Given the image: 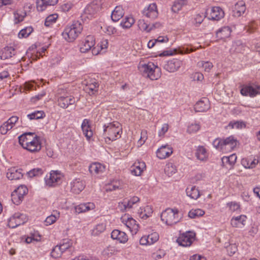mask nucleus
<instances>
[{
	"mask_svg": "<svg viewBox=\"0 0 260 260\" xmlns=\"http://www.w3.org/2000/svg\"><path fill=\"white\" fill-rule=\"evenodd\" d=\"M18 139L22 147L31 153L38 152L42 148L41 138L35 133L26 132Z\"/></svg>",
	"mask_w": 260,
	"mask_h": 260,
	"instance_id": "nucleus-1",
	"label": "nucleus"
},
{
	"mask_svg": "<svg viewBox=\"0 0 260 260\" xmlns=\"http://www.w3.org/2000/svg\"><path fill=\"white\" fill-rule=\"evenodd\" d=\"M237 140L233 136L223 139H216L213 143L215 147L224 153L232 151L237 146Z\"/></svg>",
	"mask_w": 260,
	"mask_h": 260,
	"instance_id": "nucleus-2",
	"label": "nucleus"
},
{
	"mask_svg": "<svg viewBox=\"0 0 260 260\" xmlns=\"http://www.w3.org/2000/svg\"><path fill=\"white\" fill-rule=\"evenodd\" d=\"M83 26L79 21L74 22L72 25L67 26L62 36L69 42H73L81 32Z\"/></svg>",
	"mask_w": 260,
	"mask_h": 260,
	"instance_id": "nucleus-3",
	"label": "nucleus"
},
{
	"mask_svg": "<svg viewBox=\"0 0 260 260\" xmlns=\"http://www.w3.org/2000/svg\"><path fill=\"white\" fill-rule=\"evenodd\" d=\"M138 68L143 76L149 78L152 80H157L160 76L159 73H156V70L158 72L159 71V68L152 62L140 64Z\"/></svg>",
	"mask_w": 260,
	"mask_h": 260,
	"instance_id": "nucleus-4",
	"label": "nucleus"
},
{
	"mask_svg": "<svg viewBox=\"0 0 260 260\" xmlns=\"http://www.w3.org/2000/svg\"><path fill=\"white\" fill-rule=\"evenodd\" d=\"M177 209L168 208L162 212L161 219L166 224L172 225L179 222L180 218Z\"/></svg>",
	"mask_w": 260,
	"mask_h": 260,
	"instance_id": "nucleus-5",
	"label": "nucleus"
},
{
	"mask_svg": "<svg viewBox=\"0 0 260 260\" xmlns=\"http://www.w3.org/2000/svg\"><path fill=\"white\" fill-rule=\"evenodd\" d=\"M58 105L63 109H66L69 105H73L75 103V99L72 95H68L66 89L59 88L58 89Z\"/></svg>",
	"mask_w": 260,
	"mask_h": 260,
	"instance_id": "nucleus-6",
	"label": "nucleus"
},
{
	"mask_svg": "<svg viewBox=\"0 0 260 260\" xmlns=\"http://www.w3.org/2000/svg\"><path fill=\"white\" fill-rule=\"evenodd\" d=\"M95 45V39L92 36H88L80 45V50L82 53H86L91 50L93 54L97 55L99 53L98 49L94 47Z\"/></svg>",
	"mask_w": 260,
	"mask_h": 260,
	"instance_id": "nucleus-7",
	"label": "nucleus"
},
{
	"mask_svg": "<svg viewBox=\"0 0 260 260\" xmlns=\"http://www.w3.org/2000/svg\"><path fill=\"white\" fill-rule=\"evenodd\" d=\"M196 234L192 232H186L181 234L176 240V242L183 247L190 246L195 239Z\"/></svg>",
	"mask_w": 260,
	"mask_h": 260,
	"instance_id": "nucleus-8",
	"label": "nucleus"
},
{
	"mask_svg": "<svg viewBox=\"0 0 260 260\" xmlns=\"http://www.w3.org/2000/svg\"><path fill=\"white\" fill-rule=\"evenodd\" d=\"M63 177L60 172L52 171L49 177L46 176L45 178V183L49 186H55L61 183Z\"/></svg>",
	"mask_w": 260,
	"mask_h": 260,
	"instance_id": "nucleus-9",
	"label": "nucleus"
},
{
	"mask_svg": "<svg viewBox=\"0 0 260 260\" xmlns=\"http://www.w3.org/2000/svg\"><path fill=\"white\" fill-rule=\"evenodd\" d=\"M224 16V11L219 7H213L207 9L205 15V17H208L209 19L213 20H219Z\"/></svg>",
	"mask_w": 260,
	"mask_h": 260,
	"instance_id": "nucleus-10",
	"label": "nucleus"
},
{
	"mask_svg": "<svg viewBox=\"0 0 260 260\" xmlns=\"http://www.w3.org/2000/svg\"><path fill=\"white\" fill-rule=\"evenodd\" d=\"M27 220L25 214L19 212L15 213L9 218L8 225L11 228H15L21 224H24Z\"/></svg>",
	"mask_w": 260,
	"mask_h": 260,
	"instance_id": "nucleus-11",
	"label": "nucleus"
},
{
	"mask_svg": "<svg viewBox=\"0 0 260 260\" xmlns=\"http://www.w3.org/2000/svg\"><path fill=\"white\" fill-rule=\"evenodd\" d=\"M240 93L244 96H254L260 94V85L254 83L244 85L240 90Z\"/></svg>",
	"mask_w": 260,
	"mask_h": 260,
	"instance_id": "nucleus-12",
	"label": "nucleus"
},
{
	"mask_svg": "<svg viewBox=\"0 0 260 260\" xmlns=\"http://www.w3.org/2000/svg\"><path fill=\"white\" fill-rule=\"evenodd\" d=\"M121 220L133 234H136L138 232L139 226L134 219L125 215L122 217Z\"/></svg>",
	"mask_w": 260,
	"mask_h": 260,
	"instance_id": "nucleus-13",
	"label": "nucleus"
},
{
	"mask_svg": "<svg viewBox=\"0 0 260 260\" xmlns=\"http://www.w3.org/2000/svg\"><path fill=\"white\" fill-rule=\"evenodd\" d=\"M210 108L209 101L206 98L197 102L194 107V110L197 112H206Z\"/></svg>",
	"mask_w": 260,
	"mask_h": 260,
	"instance_id": "nucleus-14",
	"label": "nucleus"
},
{
	"mask_svg": "<svg viewBox=\"0 0 260 260\" xmlns=\"http://www.w3.org/2000/svg\"><path fill=\"white\" fill-rule=\"evenodd\" d=\"M143 14L151 19L156 18L158 16L156 5L155 3L150 4L147 8L143 10Z\"/></svg>",
	"mask_w": 260,
	"mask_h": 260,
	"instance_id": "nucleus-15",
	"label": "nucleus"
},
{
	"mask_svg": "<svg viewBox=\"0 0 260 260\" xmlns=\"http://www.w3.org/2000/svg\"><path fill=\"white\" fill-rule=\"evenodd\" d=\"M181 65V61L177 59H173L168 61L164 65V69L169 72H174L178 70Z\"/></svg>",
	"mask_w": 260,
	"mask_h": 260,
	"instance_id": "nucleus-16",
	"label": "nucleus"
},
{
	"mask_svg": "<svg viewBox=\"0 0 260 260\" xmlns=\"http://www.w3.org/2000/svg\"><path fill=\"white\" fill-rule=\"evenodd\" d=\"M246 219L247 217L244 215L233 217L231 220V224L234 228H242L245 225Z\"/></svg>",
	"mask_w": 260,
	"mask_h": 260,
	"instance_id": "nucleus-17",
	"label": "nucleus"
},
{
	"mask_svg": "<svg viewBox=\"0 0 260 260\" xmlns=\"http://www.w3.org/2000/svg\"><path fill=\"white\" fill-rule=\"evenodd\" d=\"M111 238L117 240L121 243H125L128 241V236L125 233L118 230H114L111 233Z\"/></svg>",
	"mask_w": 260,
	"mask_h": 260,
	"instance_id": "nucleus-18",
	"label": "nucleus"
},
{
	"mask_svg": "<svg viewBox=\"0 0 260 260\" xmlns=\"http://www.w3.org/2000/svg\"><path fill=\"white\" fill-rule=\"evenodd\" d=\"M145 168L146 165L144 162L138 161L131 167V171L135 176H140Z\"/></svg>",
	"mask_w": 260,
	"mask_h": 260,
	"instance_id": "nucleus-19",
	"label": "nucleus"
},
{
	"mask_svg": "<svg viewBox=\"0 0 260 260\" xmlns=\"http://www.w3.org/2000/svg\"><path fill=\"white\" fill-rule=\"evenodd\" d=\"M71 190L73 192L78 194L82 190H83L85 187L84 182L80 180L79 179H75L71 183Z\"/></svg>",
	"mask_w": 260,
	"mask_h": 260,
	"instance_id": "nucleus-20",
	"label": "nucleus"
},
{
	"mask_svg": "<svg viewBox=\"0 0 260 260\" xmlns=\"http://www.w3.org/2000/svg\"><path fill=\"white\" fill-rule=\"evenodd\" d=\"M173 153L172 148L168 145L162 146L157 152V156L160 159H165L169 157Z\"/></svg>",
	"mask_w": 260,
	"mask_h": 260,
	"instance_id": "nucleus-21",
	"label": "nucleus"
},
{
	"mask_svg": "<svg viewBox=\"0 0 260 260\" xmlns=\"http://www.w3.org/2000/svg\"><path fill=\"white\" fill-rule=\"evenodd\" d=\"M23 177V174L20 169L16 168L9 169L7 173V177L11 180H18Z\"/></svg>",
	"mask_w": 260,
	"mask_h": 260,
	"instance_id": "nucleus-22",
	"label": "nucleus"
},
{
	"mask_svg": "<svg viewBox=\"0 0 260 260\" xmlns=\"http://www.w3.org/2000/svg\"><path fill=\"white\" fill-rule=\"evenodd\" d=\"M16 54V50L13 47L7 46L3 48L0 52V57L5 60L12 57Z\"/></svg>",
	"mask_w": 260,
	"mask_h": 260,
	"instance_id": "nucleus-23",
	"label": "nucleus"
},
{
	"mask_svg": "<svg viewBox=\"0 0 260 260\" xmlns=\"http://www.w3.org/2000/svg\"><path fill=\"white\" fill-rule=\"evenodd\" d=\"M99 84L95 79H90L86 83L85 90L89 94H94L98 90Z\"/></svg>",
	"mask_w": 260,
	"mask_h": 260,
	"instance_id": "nucleus-24",
	"label": "nucleus"
},
{
	"mask_svg": "<svg viewBox=\"0 0 260 260\" xmlns=\"http://www.w3.org/2000/svg\"><path fill=\"white\" fill-rule=\"evenodd\" d=\"M105 170V166L99 162L92 163L89 167V171L92 175H97L102 173Z\"/></svg>",
	"mask_w": 260,
	"mask_h": 260,
	"instance_id": "nucleus-25",
	"label": "nucleus"
},
{
	"mask_svg": "<svg viewBox=\"0 0 260 260\" xmlns=\"http://www.w3.org/2000/svg\"><path fill=\"white\" fill-rule=\"evenodd\" d=\"M18 120V117L17 116H13L11 117L1 126L0 130H11L14 127Z\"/></svg>",
	"mask_w": 260,
	"mask_h": 260,
	"instance_id": "nucleus-26",
	"label": "nucleus"
},
{
	"mask_svg": "<svg viewBox=\"0 0 260 260\" xmlns=\"http://www.w3.org/2000/svg\"><path fill=\"white\" fill-rule=\"evenodd\" d=\"M232 30L229 26H224L219 29L216 32V37L218 39H225L230 37Z\"/></svg>",
	"mask_w": 260,
	"mask_h": 260,
	"instance_id": "nucleus-27",
	"label": "nucleus"
},
{
	"mask_svg": "<svg viewBox=\"0 0 260 260\" xmlns=\"http://www.w3.org/2000/svg\"><path fill=\"white\" fill-rule=\"evenodd\" d=\"M94 207L95 206L92 203L80 204L75 207V211L78 213H81L92 210Z\"/></svg>",
	"mask_w": 260,
	"mask_h": 260,
	"instance_id": "nucleus-28",
	"label": "nucleus"
},
{
	"mask_svg": "<svg viewBox=\"0 0 260 260\" xmlns=\"http://www.w3.org/2000/svg\"><path fill=\"white\" fill-rule=\"evenodd\" d=\"M246 11L245 3L243 1L238 2L234 7V14L236 16L239 17L243 14Z\"/></svg>",
	"mask_w": 260,
	"mask_h": 260,
	"instance_id": "nucleus-29",
	"label": "nucleus"
},
{
	"mask_svg": "<svg viewBox=\"0 0 260 260\" xmlns=\"http://www.w3.org/2000/svg\"><path fill=\"white\" fill-rule=\"evenodd\" d=\"M186 193L188 197L194 200H197L200 196V191L195 186H188L186 189Z\"/></svg>",
	"mask_w": 260,
	"mask_h": 260,
	"instance_id": "nucleus-30",
	"label": "nucleus"
},
{
	"mask_svg": "<svg viewBox=\"0 0 260 260\" xmlns=\"http://www.w3.org/2000/svg\"><path fill=\"white\" fill-rule=\"evenodd\" d=\"M237 160V156L235 154H231L229 156H224L222 158L221 160L222 164L226 168H232L235 164Z\"/></svg>",
	"mask_w": 260,
	"mask_h": 260,
	"instance_id": "nucleus-31",
	"label": "nucleus"
},
{
	"mask_svg": "<svg viewBox=\"0 0 260 260\" xmlns=\"http://www.w3.org/2000/svg\"><path fill=\"white\" fill-rule=\"evenodd\" d=\"M124 15L123 10L120 6H117L112 13L111 19L114 21H118Z\"/></svg>",
	"mask_w": 260,
	"mask_h": 260,
	"instance_id": "nucleus-32",
	"label": "nucleus"
},
{
	"mask_svg": "<svg viewBox=\"0 0 260 260\" xmlns=\"http://www.w3.org/2000/svg\"><path fill=\"white\" fill-rule=\"evenodd\" d=\"M196 156L200 160H206L208 157V153L206 148L202 146H199L196 150Z\"/></svg>",
	"mask_w": 260,
	"mask_h": 260,
	"instance_id": "nucleus-33",
	"label": "nucleus"
},
{
	"mask_svg": "<svg viewBox=\"0 0 260 260\" xmlns=\"http://www.w3.org/2000/svg\"><path fill=\"white\" fill-rule=\"evenodd\" d=\"M99 10L98 6L94 3H91L88 5L85 9L84 12L85 14L92 15Z\"/></svg>",
	"mask_w": 260,
	"mask_h": 260,
	"instance_id": "nucleus-34",
	"label": "nucleus"
},
{
	"mask_svg": "<svg viewBox=\"0 0 260 260\" xmlns=\"http://www.w3.org/2000/svg\"><path fill=\"white\" fill-rule=\"evenodd\" d=\"M59 217V213L55 212L54 214L48 216L45 220L46 225H50L54 223L56 220Z\"/></svg>",
	"mask_w": 260,
	"mask_h": 260,
	"instance_id": "nucleus-35",
	"label": "nucleus"
},
{
	"mask_svg": "<svg viewBox=\"0 0 260 260\" xmlns=\"http://www.w3.org/2000/svg\"><path fill=\"white\" fill-rule=\"evenodd\" d=\"M135 23V20L132 17H126L120 23L123 28H129Z\"/></svg>",
	"mask_w": 260,
	"mask_h": 260,
	"instance_id": "nucleus-36",
	"label": "nucleus"
},
{
	"mask_svg": "<svg viewBox=\"0 0 260 260\" xmlns=\"http://www.w3.org/2000/svg\"><path fill=\"white\" fill-rule=\"evenodd\" d=\"M228 127L232 129H243L246 128V124L244 122L241 121H231L229 123Z\"/></svg>",
	"mask_w": 260,
	"mask_h": 260,
	"instance_id": "nucleus-37",
	"label": "nucleus"
},
{
	"mask_svg": "<svg viewBox=\"0 0 260 260\" xmlns=\"http://www.w3.org/2000/svg\"><path fill=\"white\" fill-rule=\"evenodd\" d=\"M176 167L172 163H168L165 168V173L169 177L176 173Z\"/></svg>",
	"mask_w": 260,
	"mask_h": 260,
	"instance_id": "nucleus-38",
	"label": "nucleus"
},
{
	"mask_svg": "<svg viewBox=\"0 0 260 260\" xmlns=\"http://www.w3.org/2000/svg\"><path fill=\"white\" fill-rule=\"evenodd\" d=\"M58 245L63 253L66 250L72 246V242L68 239H63Z\"/></svg>",
	"mask_w": 260,
	"mask_h": 260,
	"instance_id": "nucleus-39",
	"label": "nucleus"
},
{
	"mask_svg": "<svg viewBox=\"0 0 260 260\" xmlns=\"http://www.w3.org/2000/svg\"><path fill=\"white\" fill-rule=\"evenodd\" d=\"M106 229V225L104 223L97 224L92 231V235L98 236L103 233Z\"/></svg>",
	"mask_w": 260,
	"mask_h": 260,
	"instance_id": "nucleus-40",
	"label": "nucleus"
},
{
	"mask_svg": "<svg viewBox=\"0 0 260 260\" xmlns=\"http://www.w3.org/2000/svg\"><path fill=\"white\" fill-rule=\"evenodd\" d=\"M33 28L31 26L26 27L21 29L18 34L19 38H27L32 32Z\"/></svg>",
	"mask_w": 260,
	"mask_h": 260,
	"instance_id": "nucleus-41",
	"label": "nucleus"
},
{
	"mask_svg": "<svg viewBox=\"0 0 260 260\" xmlns=\"http://www.w3.org/2000/svg\"><path fill=\"white\" fill-rule=\"evenodd\" d=\"M204 214L205 212L202 209H192L188 212V216L191 218H195L196 217L202 216Z\"/></svg>",
	"mask_w": 260,
	"mask_h": 260,
	"instance_id": "nucleus-42",
	"label": "nucleus"
},
{
	"mask_svg": "<svg viewBox=\"0 0 260 260\" xmlns=\"http://www.w3.org/2000/svg\"><path fill=\"white\" fill-rule=\"evenodd\" d=\"M138 26L142 31H145L147 32H150V25L148 24L144 20L140 19L138 21Z\"/></svg>",
	"mask_w": 260,
	"mask_h": 260,
	"instance_id": "nucleus-43",
	"label": "nucleus"
},
{
	"mask_svg": "<svg viewBox=\"0 0 260 260\" xmlns=\"http://www.w3.org/2000/svg\"><path fill=\"white\" fill-rule=\"evenodd\" d=\"M45 113L42 111H37L27 115L28 118L30 119H39L43 118Z\"/></svg>",
	"mask_w": 260,
	"mask_h": 260,
	"instance_id": "nucleus-44",
	"label": "nucleus"
},
{
	"mask_svg": "<svg viewBox=\"0 0 260 260\" xmlns=\"http://www.w3.org/2000/svg\"><path fill=\"white\" fill-rule=\"evenodd\" d=\"M14 16L15 23L17 24L23 20L26 16V12L22 11L19 12L18 11H16L14 13Z\"/></svg>",
	"mask_w": 260,
	"mask_h": 260,
	"instance_id": "nucleus-45",
	"label": "nucleus"
},
{
	"mask_svg": "<svg viewBox=\"0 0 260 260\" xmlns=\"http://www.w3.org/2000/svg\"><path fill=\"white\" fill-rule=\"evenodd\" d=\"M105 128L104 130H114L115 129H118L119 130H122V127L120 123L118 122L114 121L112 123H109L108 125H105Z\"/></svg>",
	"mask_w": 260,
	"mask_h": 260,
	"instance_id": "nucleus-46",
	"label": "nucleus"
},
{
	"mask_svg": "<svg viewBox=\"0 0 260 260\" xmlns=\"http://www.w3.org/2000/svg\"><path fill=\"white\" fill-rule=\"evenodd\" d=\"M58 18V15L57 14H53L48 16L45 20V25L46 26H50L53 23H54L57 18Z\"/></svg>",
	"mask_w": 260,
	"mask_h": 260,
	"instance_id": "nucleus-47",
	"label": "nucleus"
},
{
	"mask_svg": "<svg viewBox=\"0 0 260 260\" xmlns=\"http://www.w3.org/2000/svg\"><path fill=\"white\" fill-rule=\"evenodd\" d=\"M108 136L106 139H108L110 141H114L120 137L121 134L120 132L122 131H108Z\"/></svg>",
	"mask_w": 260,
	"mask_h": 260,
	"instance_id": "nucleus-48",
	"label": "nucleus"
},
{
	"mask_svg": "<svg viewBox=\"0 0 260 260\" xmlns=\"http://www.w3.org/2000/svg\"><path fill=\"white\" fill-rule=\"evenodd\" d=\"M149 241V245H152L157 242L159 239V235L156 232H153L147 236Z\"/></svg>",
	"mask_w": 260,
	"mask_h": 260,
	"instance_id": "nucleus-49",
	"label": "nucleus"
},
{
	"mask_svg": "<svg viewBox=\"0 0 260 260\" xmlns=\"http://www.w3.org/2000/svg\"><path fill=\"white\" fill-rule=\"evenodd\" d=\"M43 173V170L41 168H35L27 172V174L30 177L39 176Z\"/></svg>",
	"mask_w": 260,
	"mask_h": 260,
	"instance_id": "nucleus-50",
	"label": "nucleus"
},
{
	"mask_svg": "<svg viewBox=\"0 0 260 260\" xmlns=\"http://www.w3.org/2000/svg\"><path fill=\"white\" fill-rule=\"evenodd\" d=\"M62 253L63 252H62L60 247L58 245H57L55 246L52 249L51 255L52 257L56 258L60 257Z\"/></svg>",
	"mask_w": 260,
	"mask_h": 260,
	"instance_id": "nucleus-51",
	"label": "nucleus"
},
{
	"mask_svg": "<svg viewBox=\"0 0 260 260\" xmlns=\"http://www.w3.org/2000/svg\"><path fill=\"white\" fill-rule=\"evenodd\" d=\"M12 201L16 205L19 204L22 201L23 197L19 194L13 191L11 194Z\"/></svg>",
	"mask_w": 260,
	"mask_h": 260,
	"instance_id": "nucleus-52",
	"label": "nucleus"
},
{
	"mask_svg": "<svg viewBox=\"0 0 260 260\" xmlns=\"http://www.w3.org/2000/svg\"><path fill=\"white\" fill-rule=\"evenodd\" d=\"M14 191L24 197L27 194L28 189L26 186L20 185Z\"/></svg>",
	"mask_w": 260,
	"mask_h": 260,
	"instance_id": "nucleus-53",
	"label": "nucleus"
},
{
	"mask_svg": "<svg viewBox=\"0 0 260 260\" xmlns=\"http://www.w3.org/2000/svg\"><path fill=\"white\" fill-rule=\"evenodd\" d=\"M91 123L92 121L89 119H85L83 120L82 124H81V128L82 130H91Z\"/></svg>",
	"mask_w": 260,
	"mask_h": 260,
	"instance_id": "nucleus-54",
	"label": "nucleus"
},
{
	"mask_svg": "<svg viewBox=\"0 0 260 260\" xmlns=\"http://www.w3.org/2000/svg\"><path fill=\"white\" fill-rule=\"evenodd\" d=\"M140 201L139 198L138 197L134 196L131 198L128 201L126 202V205L128 209H131L133 207V206L139 202Z\"/></svg>",
	"mask_w": 260,
	"mask_h": 260,
	"instance_id": "nucleus-55",
	"label": "nucleus"
},
{
	"mask_svg": "<svg viewBox=\"0 0 260 260\" xmlns=\"http://www.w3.org/2000/svg\"><path fill=\"white\" fill-rule=\"evenodd\" d=\"M48 6L44 0H37V8L39 11H44L46 7Z\"/></svg>",
	"mask_w": 260,
	"mask_h": 260,
	"instance_id": "nucleus-56",
	"label": "nucleus"
},
{
	"mask_svg": "<svg viewBox=\"0 0 260 260\" xmlns=\"http://www.w3.org/2000/svg\"><path fill=\"white\" fill-rule=\"evenodd\" d=\"M194 50L195 49L190 46H184L179 49V53L182 54H187L193 52Z\"/></svg>",
	"mask_w": 260,
	"mask_h": 260,
	"instance_id": "nucleus-57",
	"label": "nucleus"
},
{
	"mask_svg": "<svg viewBox=\"0 0 260 260\" xmlns=\"http://www.w3.org/2000/svg\"><path fill=\"white\" fill-rule=\"evenodd\" d=\"M146 211H148L147 213H143L142 212H141L140 213V217L142 218H147V217H149L150 216V214L152 213V209L149 206H146L144 212H146Z\"/></svg>",
	"mask_w": 260,
	"mask_h": 260,
	"instance_id": "nucleus-58",
	"label": "nucleus"
},
{
	"mask_svg": "<svg viewBox=\"0 0 260 260\" xmlns=\"http://www.w3.org/2000/svg\"><path fill=\"white\" fill-rule=\"evenodd\" d=\"M227 205L229 207L230 210L232 212L237 211L240 208V205L236 202L229 203Z\"/></svg>",
	"mask_w": 260,
	"mask_h": 260,
	"instance_id": "nucleus-59",
	"label": "nucleus"
},
{
	"mask_svg": "<svg viewBox=\"0 0 260 260\" xmlns=\"http://www.w3.org/2000/svg\"><path fill=\"white\" fill-rule=\"evenodd\" d=\"M202 66L204 69L205 71L209 72L213 68L212 63L209 61L202 62Z\"/></svg>",
	"mask_w": 260,
	"mask_h": 260,
	"instance_id": "nucleus-60",
	"label": "nucleus"
},
{
	"mask_svg": "<svg viewBox=\"0 0 260 260\" xmlns=\"http://www.w3.org/2000/svg\"><path fill=\"white\" fill-rule=\"evenodd\" d=\"M147 139V131H141V137H140L139 140L138 141V143L140 145H143Z\"/></svg>",
	"mask_w": 260,
	"mask_h": 260,
	"instance_id": "nucleus-61",
	"label": "nucleus"
},
{
	"mask_svg": "<svg viewBox=\"0 0 260 260\" xmlns=\"http://www.w3.org/2000/svg\"><path fill=\"white\" fill-rule=\"evenodd\" d=\"M181 8L182 5L181 3L178 2H175L172 7V10L174 12H177L181 10Z\"/></svg>",
	"mask_w": 260,
	"mask_h": 260,
	"instance_id": "nucleus-62",
	"label": "nucleus"
},
{
	"mask_svg": "<svg viewBox=\"0 0 260 260\" xmlns=\"http://www.w3.org/2000/svg\"><path fill=\"white\" fill-rule=\"evenodd\" d=\"M103 30L108 35L113 34L116 32L115 28L111 26H107L105 27Z\"/></svg>",
	"mask_w": 260,
	"mask_h": 260,
	"instance_id": "nucleus-63",
	"label": "nucleus"
},
{
	"mask_svg": "<svg viewBox=\"0 0 260 260\" xmlns=\"http://www.w3.org/2000/svg\"><path fill=\"white\" fill-rule=\"evenodd\" d=\"M189 260H207L206 258L204 256L199 254H194L190 256Z\"/></svg>",
	"mask_w": 260,
	"mask_h": 260,
	"instance_id": "nucleus-64",
	"label": "nucleus"
}]
</instances>
